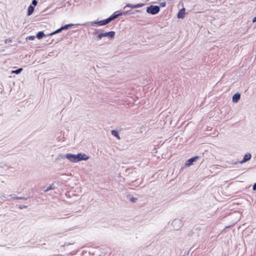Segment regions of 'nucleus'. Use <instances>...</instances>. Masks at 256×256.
Returning <instances> with one entry per match:
<instances>
[{
    "label": "nucleus",
    "instance_id": "obj_22",
    "mask_svg": "<svg viewBox=\"0 0 256 256\" xmlns=\"http://www.w3.org/2000/svg\"><path fill=\"white\" fill-rule=\"evenodd\" d=\"M50 188H50H50H48L46 189V191L48 190H50Z\"/></svg>",
    "mask_w": 256,
    "mask_h": 256
},
{
    "label": "nucleus",
    "instance_id": "obj_14",
    "mask_svg": "<svg viewBox=\"0 0 256 256\" xmlns=\"http://www.w3.org/2000/svg\"><path fill=\"white\" fill-rule=\"evenodd\" d=\"M22 68H20L19 69L17 70H12V73L13 74H20L22 71Z\"/></svg>",
    "mask_w": 256,
    "mask_h": 256
},
{
    "label": "nucleus",
    "instance_id": "obj_21",
    "mask_svg": "<svg viewBox=\"0 0 256 256\" xmlns=\"http://www.w3.org/2000/svg\"><path fill=\"white\" fill-rule=\"evenodd\" d=\"M252 22H256V17H254V18H253V20H252Z\"/></svg>",
    "mask_w": 256,
    "mask_h": 256
},
{
    "label": "nucleus",
    "instance_id": "obj_13",
    "mask_svg": "<svg viewBox=\"0 0 256 256\" xmlns=\"http://www.w3.org/2000/svg\"><path fill=\"white\" fill-rule=\"evenodd\" d=\"M62 30V28H60L56 30V31L50 33L49 35H50V36L54 35V34H57V33H58V32H60Z\"/></svg>",
    "mask_w": 256,
    "mask_h": 256
},
{
    "label": "nucleus",
    "instance_id": "obj_6",
    "mask_svg": "<svg viewBox=\"0 0 256 256\" xmlns=\"http://www.w3.org/2000/svg\"><path fill=\"white\" fill-rule=\"evenodd\" d=\"M185 14V8H183L179 11L177 16L178 18H183L184 17Z\"/></svg>",
    "mask_w": 256,
    "mask_h": 256
},
{
    "label": "nucleus",
    "instance_id": "obj_17",
    "mask_svg": "<svg viewBox=\"0 0 256 256\" xmlns=\"http://www.w3.org/2000/svg\"><path fill=\"white\" fill-rule=\"evenodd\" d=\"M130 200L133 202H136V200H137V198H130Z\"/></svg>",
    "mask_w": 256,
    "mask_h": 256
},
{
    "label": "nucleus",
    "instance_id": "obj_1",
    "mask_svg": "<svg viewBox=\"0 0 256 256\" xmlns=\"http://www.w3.org/2000/svg\"><path fill=\"white\" fill-rule=\"evenodd\" d=\"M66 158L72 162H78L82 160H86L88 157L84 154H79L76 155L73 154H67Z\"/></svg>",
    "mask_w": 256,
    "mask_h": 256
},
{
    "label": "nucleus",
    "instance_id": "obj_11",
    "mask_svg": "<svg viewBox=\"0 0 256 256\" xmlns=\"http://www.w3.org/2000/svg\"><path fill=\"white\" fill-rule=\"evenodd\" d=\"M45 36L43 32H39L36 34V37L38 39H41Z\"/></svg>",
    "mask_w": 256,
    "mask_h": 256
},
{
    "label": "nucleus",
    "instance_id": "obj_5",
    "mask_svg": "<svg viewBox=\"0 0 256 256\" xmlns=\"http://www.w3.org/2000/svg\"><path fill=\"white\" fill-rule=\"evenodd\" d=\"M103 37L108 36L111 38H113L115 35V32L113 31L102 33Z\"/></svg>",
    "mask_w": 256,
    "mask_h": 256
},
{
    "label": "nucleus",
    "instance_id": "obj_15",
    "mask_svg": "<svg viewBox=\"0 0 256 256\" xmlns=\"http://www.w3.org/2000/svg\"><path fill=\"white\" fill-rule=\"evenodd\" d=\"M35 38V36H30L27 38V39L30 40H34Z\"/></svg>",
    "mask_w": 256,
    "mask_h": 256
},
{
    "label": "nucleus",
    "instance_id": "obj_7",
    "mask_svg": "<svg viewBox=\"0 0 256 256\" xmlns=\"http://www.w3.org/2000/svg\"><path fill=\"white\" fill-rule=\"evenodd\" d=\"M251 158V154L249 153L246 154L244 156V159L240 162V164H243L248 160H250Z\"/></svg>",
    "mask_w": 256,
    "mask_h": 256
},
{
    "label": "nucleus",
    "instance_id": "obj_4",
    "mask_svg": "<svg viewBox=\"0 0 256 256\" xmlns=\"http://www.w3.org/2000/svg\"><path fill=\"white\" fill-rule=\"evenodd\" d=\"M198 158H199V157L198 156H194L193 158H190L186 162V164L188 166L192 165V164L193 162H195Z\"/></svg>",
    "mask_w": 256,
    "mask_h": 256
},
{
    "label": "nucleus",
    "instance_id": "obj_12",
    "mask_svg": "<svg viewBox=\"0 0 256 256\" xmlns=\"http://www.w3.org/2000/svg\"><path fill=\"white\" fill-rule=\"evenodd\" d=\"M112 134L115 136L118 139H120V136L116 131L114 130H112Z\"/></svg>",
    "mask_w": 256,
    "mask_h": 256
},
{
    "label": "nucleus",
    "instance_id": "obj_9",
    "mask_svg": "<svg viewBox=\"0 0 256 256\" xmlns=\"http://www.w3.org/2000/svg\"><path fill=\"white\" fill-rule=\"evenodd\" d=\"M240 94L239 93L235 94L232 96V102H237L240 99Z\"/></svg>",
    "mask_w": 256,
    "mask_h": 256
},
{
    "label": "nucleus",
    "instance_id": "obj_8",
    "mask_svg": "<svg viewBox=\"0 0 256 256\" xmlns=\"http://www.w3.org/2000/svg\"><path fill=\"white\" fill-rule=\"evenodd\" d=\"M144 5L143 4H137L133 5L132 4H128L126 5V7H128L130 8H138Z\"/></svg>",
    "mask_w": 256,
    "mask_h": 256
},
{
    "label": "nucleus",
    "instance_id": "obj_2",
    "mask_svg": "<svg viewBox=\"0 0 256 256\" xmlns=\"http://www.w3.org/2000/svg\"><path fill=\"white\" fill-rule=\"evenodd\" d=\"M120 15H122L121 13L116 14H114L112 16H110L108 18H106V20H102L98 21V22H92V24H96L99 26H104V25H106V24H108L112 20L116 19V18H117L118 16H120Z\"/></svg>",
    "mask_w": 256,
    "mask_h": 256
},
{
    "label": "nucleus",
    "instance_id": "obj_3",
    "mask_svg": "<svg viewBox=\"0 0 256 256\" xmlns=\"http://www.w3.org/2000/svg\"><path fill=\"white\" fill-rule=\"evenodd\" d=\"M160 11V8L158 6H150L149 7H148L146 12L152 14H155L158 13Z\"/></svg>",
    "mask_w": 256,
    "mask_h": 256
},
{
    "label": "nucleus",
    "instance_id": "obj_19",
    "mask_svg": "<svg viewBox=\"0 0 256 256\" xmlns=\"http://www.w3.org/2000/svg\"><path fill=\"white\" fill-rule=\"evenodd\" d=\"M32 4L34 5V6H36L38 4V2L36 1V0H33L32 2Z\"/></svg>",
    "mask_w": 256,
    "mask_h": 256
},
{
    "label": "nucleus",
    "instance_id": "obj_20",
    "mask_svg": "<svg viewBox=\"0 0 256 256\" xmlns=\"http://www.w3.org/2000/svg\"><path fill=\"white\" fill-rule=\"evenodd\" d=\"M252 189H253L254 190H256V182L254 184L253 187H252Z\"/></svg>",
    "mask_w": 256,
    "mask_h": 256
},
{
    "label": "nucleus",
    "instance_id": "obj_16",
    "mask_svg": "<svg viewBox=\"0 0 256 256\" xmlns=\"http://www.w3.org/2000/svg\"><path fill=\"white\" fill-rule=\"evenodd\" d=\"M70 26V25H66L64 26H62L61 27L62 30H66V29H67L69 26Z\"/></svg>",
    "mask_w": 256,
    "mask_h": 256
},
{
    "label": "nucleus",
    "instance_id": "obj_10",
    "mask_svg": "<svg viewBox=\"0 0 256 256\" xmlns=\"http://www.w3.org/2000/svg\"><path fill=\"white\" fill-rule=\"evenodd\" d=\"M34 10V8L32 6H29V7L28 8V14H27L28 16L31 15L33 13Z\"/></svg>",
    "mask_w": 256,
    "mask_h": 256
},
{
    "label": "nucleus",
    "instance_id": "obj_18",
    "mask_svg": "<svg viewBox=\"0 0 256 256\" xmlns=\"http://www.w3.org/2000/svg\"><path fill=\"white\" fill-rule=\"evenodd\" d=\"M102 37H103L102 33L99 34L98 36V39H101Z\"/></svg>",
    "mask_w": 256,
    "mask_h": 256
}]
</instances>
